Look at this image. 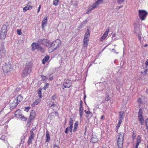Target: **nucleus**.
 <instances>
[{"label":"nucleus","instance_id":"obj_1","mask_svg":"<svg viewBox=\"0 0 148 148\" xmlns=\"http://www.w3.org/2000/svg\"><path fill=\"white\" fill-rule=\"evenodd\" d=\"M32 64L29 62L27 63L23 71V77H25L29 75L32 71Z\"/></svg>","mask_w":148,"mask_h":148},{"label":"nucleus","instance_id":"obj_2","mask_svg":"<svg viewBox=\"0 0 148 148\" xmlns=\"http://www.w3.org/2000/svg\"><path fill=\"white\" fill-rule=\"evenodd\" d=\"M118 136L117 145L118 148H123L124 139V134L123 133L121 132L118 134Z\"/></svg>","mask_w":148,"mask_h":148},{"label":"nucleus","instance_id":"obj_3","mask_svg":"<svg viewBox=\"0 0 148 148\" xmlns=\"http://www.w3.org/2000/svg\"><path fill=\"white\" fill-rule=\"evenodd\" d=\"M90 36V32L89 29H88L85 34L84 38L83 40V47L84 48H87L88 46Z\"/></svg>","mask_w":148,"mask_h":148},{"label":"nucleus","instance_id":"obj_4","mask_svg":"<svg viewBox=\"0 0 148 148\" xmlns=\"http://www.w3.org/2000/svg\"><path fill=\"white\" fill-rule=\"evenodd\" d=\"M14 115L16 117L20 119L22 121H26L27 120V118L23 115L21 110L20 109H17L15 112Z\"/></svg>","mask_w":148,"mask_h":148},{"label":"nucleus","instance_id":"obj_5","mask_svg":"<svg viewBox=\"0 0 148 148\" xmlns=\"http://www.w3.org/2000/svg\"><path fill=\"white\" fill-rule=\"evenodd\" d=\"M62 41L59 39H57L52 43V48L51 51H53L57 48H59L62 44Z\"/></svg>","mask_w":148,"mask_h":148},{"label":"nucleus","instance_id":"obj_6","mask_svg":"<svg viewBox=\"0 0 148 148\" xmlns=\"http://www.w3.org/2000/svg\"><path fill=\"white\" fill-rule=\"evenodd\" d=\"M8 26V25H3L0 34V39H3L5 38L7 33V28Z\"/></svg>","mask_w":148,"mask_h":148},{"label":"nucleus","instance_id":"obj_7","mask_svg":"<svg viewBox=\"0 0 148 148\" xmlns=\"http://www.w3.org/2000/svg\"><path fill=\"white\" fill-rule=\"evenodd\" d=\"M138 14L141 20L143 21L145 19L148 13L145 10H139L138 11Z\"/></svg>","mask_w":148,"mask_h":148},{"label":"nucleus","instance_id":"obj_8","mask_svg":"<svg viewBox=\"0 0 148 148\" xmlns=\"http://www.w3.org/2000/svg\"><path fill=\"white\" fill-rule=\"evenodd\" d=\"M12 65L10 64H5L2 66V69L4 73H6L9 72L12 68Z\"/></svg>","mask_w":148,"mask_h":148},{"label":"nucleus","instance_id":"obj_9","mask_svg":"<svg viewBox=\"0 0 148 148\" xmlns=\"http://www.w3.org/2000/svg\"><path fill=\"white\" fill-rule=\"evenodd\" d=\"M72 85V81L69 79H67L66 80L65 83L63 84L62 86L63 89H64L66 88H70Z\"/></svg>","mask_w":148,"mask_h":148},{"label":"nucleus","instance_id":"obj_10","mask_svg":"<svg viewBox=\"0 0 148 148\" xmlns=\"http://www.w3.org/2000/svg\"><path fill=\"white\" fill-rule=\"evenodd\" d=\"M42 44L45 45L46 47L49 48V50L52 48V43L49 40L44 39L42 40Z\"/></svg>","mask_w":148,"mask_h":148},{"label":"nucleus","instance_id":"obj_11","mask_svg":"<svg viewBox=\"0 0 148 148\" xmlns=\"http://www.w3.org/2000/svg\"><path fill=\"white\" fill-rule=\"evenodd\" d=\"M103 0H98L92 6L91 9L90 10L89 9L88 11L86 12V13H88V12L89 11L91 12L92 10L94 9L95 8L97 7L100 4L103 2Z\"/></svg>","mask_w":148,"mask_h":148},{"label":"nucleus","instance_id":"obj_12","mask_svg":"<svg viewBox=\"0 0 148 148\" xmlns=\"http://www.w3.org/2000/svg\"><path fill=\"white\" fill-rule=\"evenodd\" d=\"M69 125L70 126L69 127H66V128L65 132L66 134H67L68 132V129H69V131L70 132H71L72 131L73 127V120L71 118L70 119L69 121Z\"/></svg>","mask_w":148,"mask_h":148},{"label":"nucleus","instance_id":"obj_13","mask_svg":"<svg viewBox=\"0 0 148 148\" xmlns=\"http://www.w3.org/2000/svg\"><path fill=\"white\" fill-rule=\"evenodd\" d=\"M109 31V28L107 29H106L104 34L100 38V41L102 42L105 39L108 35Z\"/></svg>","mask_w":148,"mask_h":148},{"label":"nucleus","instance_id":"obj_14","mask_svg":"<svg viewBox=\"0 0 148 148\" xmlns=\"http://www.w3.org/2000/svg\"><path fill=\"white\" fill-rule=\"evenodd\" d=\"M19 103L14 98L12 101L10 103V107L12 109L15 108Z\"/></svg>","mask_w":148,"mask_h":148},{"label":"nucleus","instance_id":"obj_15","mask_svg":"<svg viewBox=\"0 0 148 148\" xmlns=\"http://www.w3.org/2000/svg\"><path fill=\"white\" fill-rule=\"evenodd\" d=\"M142 139L140 136H138L136 138V143L135 145V148H138L139 144L141 143Z\"/></svg>","mask_w":148,"mask_h":148},{"label":"nucleus","instance_id":"obj_16","mask_svg":"<svg viewBox=\"0 0 148 148\" xmlns=\"http://www.w3.org/2000/svg\"><path fill=\"white\" fill-rule=\"evenodd\" d=\"M36 113L34 110H32L30 112V115L29 117V119L31 120H33L35 117Z\"/></svg>","mask_w":148,"mask_h":148},{"label":"nucleus","instance_id":"obj_17","mask_svg":"<svg viewBox=\"0 0 148 148\" xmlns=\"http://www.w3.org/2000/svg\"><path fill=\"white\" fill-rule=\"evenodd\" d=\"M97 141L98 139L96 136L95 135H92V138L90 139V142L93 143H95Z\"/></svg>","mask_w":148,"mask_h":148},{"label":"nucleus","instance_id":"obj_18","mask_svg":"<svg viewBox=\"0 0 148 148\" xmlns=\"http://www.w3.org/2000/svg\"><path fill=\"white\" fill-rule=\"evenodd\" d=\"M39 45V44L38 43L33 42L31 45L32 50L34 51L36 49H37Z\"/></svg>","mask_w":148,"mask_h":148},{"label":"nucleus","instance_id":"obj_19","mask_svg":"<svg viewBox=\"0 0 148 148\" xmlns=\"http://www.w3.org/2000/svg\"><path fill=\"white\" fill-rule=\"evenodd\" d=\"M47 17H45L42 21V29H43L45 27V26L47 24Z\"/></svg>","mask_w":148,"mask_h":148},{"label":"nucleus","instance_id":"obj_20","mask_svg":"<svg viewBox=\"0 0 148 148\" xmlns=\"http://www.w3.org/2000/svg\"><path fill=\"white\" fill-rule=\"evenodd\" d=\"M50 58V57L48 55L46 56L43 58L42 60V63L45 64L46 62Z\"/></svg>","mask_w":148,"mask_h":148},{"label":"nucleus","instance_id":"obj_21","mask_svg":"<svg viewBox=\"0 0 148 148\" xmlns=\"http://www.w3.org/2000/svg\"><path fill=\"white\" fill-rule=\"evenodd\" d=\"M15 99L19 104L23 100V97L21 95H19L16 98H15Z\"/></svg>","mask_w":148,"mask_h":148},{"label":"nucleus","instance_id":"obj_22","mask_svg":"<svg viewBox=\"0 0 148 148\" xmlns=\"http://www.w3.org/2000/svg\"><path fill=\"white\" fill-rule=\"evenodd\" d=\"M32 6L27 5L23 8V11L25 12L28 10L32 9Z\"/></svg>","mask_w":148,"mask_h":148},{"label":"nucleus","instance_id":"obj_23","mask_svg":"<svg viewBox=\"0 0 148 148\" xmlns=\"http://www.w3.org/2000/svg\"><path fill=\"white\" fill-rule=\"evenodd\" d=\"M78 121H76L74 124V128L73 129V132H75L77 131L78 128Z\"/></svg>","mask_w":148,"mask_h":148},{"label":"nucleus","instance_id":"obj_24","mask_svg":"<svg viewBox=\"0 0 148 148\" xmlns=\"http://www.w3.org/2000/svg\"><path fill=\"white\" fill-rule=\"evenodd\" d=\"M34 138V137L33 136H30L29 137L27 140V144L28 145H29L32 143V140Z\"/></svg>","mask_w":148,"mask_h":148},{"label":"nucleus","instance_id":"obj_25","mask_svg":"<svg viewBox=\"0 0 148 148\" xmlns=\"http://www.w3.org/2000/svg\"><path fill=\"white\" fill-rule=\"evenodd\" d=\"M124 114V112H119V121H122L123 120V119L124 117L123 115Z\"/></svg>","mask_w":148,"mask_h":148},{"label":"nucleus","instance_id":"obj_26","mask_svg":"<svg viewBox=\"0 0 148 148\" xmlns=\"http://www.w3.org/2000/svg\"><path fill=\"white\" fill-rule=\"evenodd\" d=\"M84 112L87 115L86 117L88 118L89 117V115H91L90 117H92V113L90 112V110H88V111H86V110H84Z\"/></svg>","mask_w":148,"mask_h":148},{"label":"nucleus","instance_id":"obj_27","mask_svg":"<svg viewBox=\"0 0 148 148\" xmlns=\"http://www.w3.org/2000/svg\"><path fill=\"white\" fill-rule=\"evenodd\" d=\"M138 120L139 122L142 124L144 121L143 118V115H138Z\"/></svg>","mask_w":148,"mask_h":148},{"label":"nucleus","instance_id":"obj_28","mask_svg":"<svg viewBox=\"0 0 148 148\" xmlns=\"http://www.w3.org/2000/svg\"><path fill=\"white\" fill-rule=\"evenodd\" d=\"M46 142H49L50 140V136L49 133V132L48 131H47L46 132Z\"/></svg>","mask_w":148,"mask_h":148},{"label":"nucleus","instance_id":"obj_29","mask_svg":"<svg viewBox=\"0 0 148 148\" xmlns=\"http://www.w3.org/2000/svg\"><path fill=\"white\" fill-rule=\"evenodd\" d=\"M41 101V100L40 99H36L35 101L34 102L33 104H32V106H35L38 105Z\"/></svg>","mask_w":148,"mask_h":148},{"label":"nucleus","instance_id":"obj_30","mask_svg":"<svg viewBox=\"0 0 148 148\" xmlns=\"http://www.w3.org/2000/svg\"><path fill=\"white\" fill-rule=\"evenodd\" d=\"M122 121H118V124L116 126V132H117L118 131V129L119 128L121 123H122Z\"/></svg>","mask_w":148,"mask_h":148},{"label":"nucleus","instance_id":"obj_31","mask_svg":"<svg viewBox=\"0 0 148 148\" xmlns=\"http://www.w3.org/2000/svg\"><path fill=\"white\" fill-rule=\"evenodd\" d=\"M37 49L38 51H39L42 53H44L45 51L44 49L42 47L40 46L39 45Z\"/></svg>","mask_w":148,"mask_h":148},{"label":"nucleus","instance_id":"obj_32","mask_svg":"<svg viewBox=\"0 0 148 148\" xmlns=\"http://www.w3.org/2000/svg\"><path fill=\"white\" fill-rule=\"evenodd\" d=\"M59 1V0H53V4L55 6H57L59 4L58 3Z\"/></svg>","mask_w":148,"mask_h":148},{"label":"nucleus","instance_id":"obj_33","mask_svg":"<svg viewBox=\"0 0 148 148\" xmlns=\"http://www.w3.org/2000/svg\"><path fill=\"white\" fill-rule=\"evenodd\" d=\"M41 77L42 80L46 82L47 79V77L46 76L42 75L41 76Z\"/></svg>","mask_w":148,"mask_h":148},{"label":"nucleus","instance_id":"obj_34","mask_svg":"<svg viewBox=\"0 0 148 148\" xmlns=\"http://www.w3.org/2000/svg\"><path fill=\"white\" fill-rule=\"evenodd\" d=\"M136 137V134L134 132H133V134L132 136V138L133 140H134Z\"/></svg>","mask_w":148,"mask_h":148},{"label":"nucleus","instance_id":"obj_35","mask_svg":"<svg viewBox=\"0 0 148 148\" xmlns=\"http://www.w3.org/2000/svg\"><path fill=\"white\" fill-rule=\"evenodd\" d=\"M16 31L18 35H20L22 34V32H21V29H17Z\"/></svg>","mask_w":148,"mask_h":148},{"label":"nucleus","instance_id":"obj_36","mask_svg":"<svg viewBox=\"0 0 148 148\" xmlns=\"http://www.w3.org/2000/svg\"><path fill=\"white\" fill-rule=\"evenodd\" d=\"M142 115V110L140 108L139 109V112H138V115Z\"/></svg>","mask_w":148,"mask_h":148},{"label":"nucleus","instance_id":"obj_37","mask_svg":"<svg viewBox=\"0 0 148 148\" xmlns=\"http://www.w3.org/2000/svg\"><path fill=\"white\" fill-rule=\"evenodd\" d=\"M30 108V107H26L24 109V111L27 112H29Z\"/></svg>","mask_w":148,"mask_h":148},{"label":"nucleus","instance_id":"obj_38","mask_svg":"<svg viewBox=\"0 0 148 148\" xmlns=\"http://www.w3.org/2000/svg\"><path fill=\"white\" fill-rule=\"evenodd\" d=\"M48 86H49V84L48 83H47L46 84L45 86L43 87V89L44 90H45L47 88H48Z\"/></svg>","mask_w":148,"mask_h":148},{"label":"nucleus","instance_id":"obj_39","mask_svg":"<svg viewBox=\"0 0 148 148\" xmlns=\"http://www.w3.org/2000/svg\"><path fill=\"white\" fill-rule=\"evenodd\" d=\"M124 0H117V2L119 4H121L123 2Z\"/></svg>","mask_w":148,"mask_h":148},{"label":"nucleus","instance_id":"obj_40","mask_svg":"<svg viewBox=\"0 0 148 148\" xmlns=\"http://www.w3.org/2000/svg\"><path fill=\"white\" fill-rule=\"evenodd\" d=\"M110 99V97H109V96L108 95H106V97H105V100L106 101H108Z\"/></svg>","mask_w":148,"mask_h":148},{"label":"nucleus","instance_id":"obj_41","mask_svg":"<svg viewBox=\"0 0 148 148\" xmlns=\"http://www.w3.org/2000/svg\"><path fill=\"white\" fill-rule=\"evenodd\" d=\"M79 116L80 117H82L83 115V111H79Z\"/></svg>","mask_w":148,"mask_h":148},{"label":"nucleus","instance_id":"obj_42","mask_svg":"<svg viewBox=\"0 0 148 148\" xmlns=\"http://www.w3.org/2000/svg\"><path fill=\"white\" fill-rule=\"evenodd\" d=\"M145 123L146 126V127H148V119H147L146 120Z\"/></svg>","mask_w":148,"mask_h":148},{"label":"nucleus","instance_id":"obj_43","mask_svg":"<svg viewBox=\"0 0 148 148\" xmlns=\"http://www.w3.org/2000/svg\"><path fill=\"white\" fill-rule=\"evenodd\" d=\"M138 101L140 104H141L142 103V99L140 98H139L138 100Z\"/></svg>","mask_w":148,"mask_h":148},{"label":"nucleus","instance_id":"obj_44","mask_svg":"<svg viewBox=\"0 0 148 148\" xmlns=\"http://www.w3.org/2000/svg\"><path fill=\"white\" fill-rule=\"evenodd\" d=\"M30 136H33L34 137V133L33 132L30 131Z\"/></svg>","mask_w":148,"mask_h":148},{"label":"nucleus","instance_id":"obj_45","mask_svg":"<svg viewBox=\"0 0 148 148\" xmlns=\"http://www.w3.org/2000/svg\"><path fill=\"white\" fill-rule=\"evenodd\" d=\"M53 148H59L58 146L55 143L53 145Z\"/></svg>","mask_w":148,"mask_h":148},{"label":"nucleus","instance_id":"obj_46","mask_svg":"<svg viewBox=\"0 0 148 148\" xmlns=\"http://www.w3.org/2000/svg\"><path fill=\"white\" fill-rule=\"evenodd\" d=\"M38 95H39V94H40H40H42L41 89H39L38 91Z\"/></svg>","mask_w":148,"mask_h":148},{"label":"nucleus","instance_id":"obj_47","mask_svg":"<svg viewBox=\"0 0 148 148\" xmlns=\"http://www.w3.org/2000/svg\"><path fill=\"white\" fill-rule=\"evenodd\" d=\"M145 64L146 66H148V59H147L145 62Z\"/></svg>","mask_w":148,"mask_h":148},{"label":"nucleus","instance_id":"obj_48","mask_svg":"<svg viewBox=\"0 0 148 148\" xmlns=\"http://www.w3.org/2000/svg\"><path fill=\"white\" fill-rule=\"evenodd\" d=\"M40 8H41V5H40L39 7L38 8V9L37 13H38L39 12V11L40 10Z\"/></svg>","mask_w":148,"mask_h":148},{"label":"nucleus","instance_id":"obj_49","mask_svg":"<svg viewBox=\"0 0 148 148\" xmlns=\"http://www.w3.org/2000/svg\"><path fill=\"white\" fill-rule=\"evenodd\" d=\"M87 20H85V21H83L82 23V24H85L87 22Z\"/></svg>","mask_w":148,"mask_h":148},{"label":"nucleus","instance_id":"obj_50","mask_svg":"<svg viewBox=\"0 0 148 148\" xmlns=\"http://www.w3.org/2000/svg\"><path fill=\"white\" fill-rule=\"evenodd\" d=\"M83 107L79 108V111H83Z\"/></svg>","mask_w":148,"mask_h":148},{"label":"nucleus","instance_id":"obj_51","mask_svg":"<svg viewBox=\"0 0 148 148\" xmlns=\"http://www.w3.org/2000/svg\"><path fill=\"white\" fill-rule=\"evenodd\" d=\"M83 101L82 100H80L79 102V105H82Z\"/></svg>","mask_w":148,"mask_h":148},{"label":"nucleus","instance_id":"obj_52","mask_svg":"<svg viewBox=\"0 0 148 148\" xmlns=\"http://www.w3.org/2000/svg\"><path fill=\"white\" fill-rule=\"evenodd\" d=\"M49 79L50 80H53V76L51 77H49Z\"/></svg>","mask_w":148,"mask_h":148},{"label":"nucleus","instance_id":"obj_53","mask_svg":"<svg viewBox=\"0 0 148 148\" xmlns=\"http://www.w3.org/2000/svg\"><path fill=\"white\" fill-rule=\"evenodd\" d=\"M56 98V96L55 95H53L52 96V99H55V98Z\"/></svg>","mask_w":148,"mask_h":148},{"label":"nucleus","instance_id":"obj_54","mask_svg":"<svg viewBox=\"0 0 148 148\" xmlns=\"http://www.w3.org/2000/svg\"><path fill=\"white\" fill-rule=\"evenodd\" d=\"M123 7V5H121V6H119V7H118V9H120L121 8H122Z\"/></svg>","mask_w":148,"mask_h":148},{"label":"nucleus","instance_id":"obj_55","mask_svg":"<svg viewBox=\"0 0 148 148\" xmlns=\"http://www.w3.org/2000/svg\"><path fill=\"white\" fill-rule=\"evenodd\" d=\"M38 95H39V98H40L42 97V94H40V95L39 94Z\"/></svg>","mask_w":148,"mask_h":148},{"label":"nucleus","instance_id":"obj_56","mask_svg":"<svg viewBox=\"0 0 148 148\" xmlns=\"http://www.w3.org/2000/svg\"><path fill=\"white\" fill-rule=\"evenodd\" d=\"M35 128H33L31 130V131L33 132L34 130H35Z\"/></svg>","mask_w":148,"mask_h":148},{"label":"nucleus","instance_id":"obj_57","mask_svg":"<svg viewBox=\"0 0 148 148\" xmlns=\"http://www.w3.org/2000/svg\"><path fill=\"white\" fill-rule=\"evenodd\" d=\"M55 106V105L54 104V103H53L51 105V107H52V106Z\"/></svg>","mask_w":148,"mask_h":148},{"label":"nucleus","instance_id":"obj_58","mask_svg":"<svg viewBox=\"0 0 148 148\" xmlns=\"http://www.w3.org/2000/svg\"><path fill=\"white\" fill-rule=\"evenodd\" d=\"M104 117V115H102L101 117V119H102Z\"/></svg>","mask_w":148,"mask_h":148},{"label":"nucleus","instance_id":"obj_59","mask_svg":"<svg viewBox=\"0 0 148 148\" xmlns=\"http://www.w3.org/2000/svg\"><path fill=\"white\" fill-rule=\"evenodd\" d=\"M5 108V107H4V108H2L1 110V112L3 111V110H4V108Z\"/></svg>","mask_w":148,"mask_h":148},{"label":"nucleus","instance_id":"obj_60","mask_svg":"<svg viewBox=\"0 0 148 148\" xmlns=\"http://www.w3.org/2000/svg\"><path fill=\"white\" fill-rule=\"evenodd\" d=\"M21 140V143H24V140Z\"/></svg>","mask_w":148,"mask_h":148},{"label":"nucleus","instance_id":"obj_61","mask_svg":"<svg viewBox=\"0 0 148 148\" xmlns=\"http://www.w3.org/2000/svg\"><path fill=\"white\" fill-rule=\"evenodd\" d=\"M79 108L83 107L82 105H79Z\"/></svg>","mask_w":148,"mask_h":148},{"label":"nucleus","instance_id":"obj_62","mask_svg":"<svg viewBox=\"0 0 148 148\" xmlns=\"http://www.w3.org/2000/svg\"><path fill=\"white\" fill-rule=\"evenodd\" d=\"M147 44H145L144 45V46L145 47H147Z\"/></svg>","mask_w":148,"mask_h":148},{"label":"nucleus","instance_id":"obj_63","mask_svg":"<svg viewBox=\"0 0 148 148\" xmlns=\"http://www.w3.org/2000/svg\"><path fill=\"white\" fill-rule=\"evenodd\" d=\"M86 97V95H84V99H85ZM84 101H85V100H84Z\"/></svg>","mask_w":148,"mask_h":148},{"label":"nucleus","instance_id":"obj_64","mask_svg":"<svg viewBox=\"0 0 148 148\" xmlns=\"http://www.w3.org/2000/svg\"><path fill=\"white\" fill-rule=\"evenodd\" d=\"M146 92L147 93H148V88L146 90Z\"/></svg>","mask_w":148,"mask_h":148}]
</instances>
